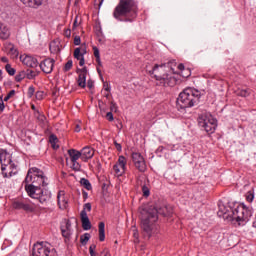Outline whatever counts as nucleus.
I'll use <instances>...</instances> for the list:
<instances>
[{"label": "nucleus", "instance_id": "nucleus-1", "mask_svg": "<svg viewBox=\"0 0 256 256\" xmlns=\"http://www.w3.org/2000/svg\"><path fill=\"white\" fill-rule=\"evenodd\" d=\"M25 192L32 199L39 200L40 204H45L51 200V192L45 188L48 186V178L44 172L36 167L28 169L27 177L24 180Z\"/></svg>", "mask_w": 256, "mask_h": 256}, {"label": "nucleus", "instance_id": "nucleus-2", "mask_svg": "<svg viewBox=\"0 0 256 256\" xmlns=\"http://www.w3.org/2000/svg\"><path fill=\"white\" fill-rule=\"evenodd\" d=\"M162 212L157 207L150 206L149 208H142L140 211L141 229L147 235H152L157 231L158 215Z\"/></svg>", "mask_w": 256, "mask_h": 256}, {"label": "nucleus", "instance_id": "nucleus-3", "mask_svg": "<svg viewBox=\"0 0 256 256\" xmlns=\"http://www.w3.org/2000/svg\"><path fill=\"white\" fill-rule=\"evenodd\" d=\"M137 11L139 9L135 0H119L118 5L114 9L113 17L117 21H123V17H125V21H133L137 17Z\"/></svg>", "mask_w": 256, "mask_h": 256}, {"label": "nucleus", "instance_id": "nucleus-4", "mask_svg": "<svg viewBox=\"0 0 256 256\" xmlns=\"http://www.w3.org/2000/svg\"><path fill=\"white\" fill-rule=\"evenodd\" d=\"M219 212L222 213V215H226V218L229 217V219L237 221L240 226H244L252 217V209L245 206V204L238 205L235 209H232L229 214L225 206L219 205Z\"/></svg>", "mask_w": 256, "mask_h": 256}, {"label": "nucleus", "instance_id": "nucleus-5", "mask_svg": "<svg viewBox=\"0 0 256 256\" xmlns=\"http://www.w3.org/2000/svg\"><path fill=\"white\" fill-rule=\"evenodd\" d=\"M149 73L150 75H153L156 81H159L160 85L163 87H175L177 84L175 77H169L167 71H165V64H156Z\"/></svg>", "mask_w": 256, "mask_h": 256}, {"label": "nucleus", "instance_id": "nucleus-6", "mask_svg": "<svg viewBox=\"0 0 256 256\" xmlns=\"http://www.w3.org/2000/svg\"><path fill=\"white\" fill-rule=\"evenodd\" d=\"M1 171L4 178H10L16 175V166L12 164V159L6 150H0Z\"/></svg>", "mask_w": 256, "mask_h": 256}, {"label": "nucleus", "instance_id": "nucleus-7", "mask_svg": "<svg viewBox=\"0 0 256 256\" xmlns=\"http://www.w3.org/2000/svg\"><path fill=\"white\" fill-rule=\"evenodd\" d=\"M197 123L200 129H203L208 134H213L217 128V120L210 113H202L197 118Z\"/></svg>", "mask_w": 256, "mask_h": 256}, {"label": "nucleus", "instance_id": "nucleus-8", "mask_svg": "<svg viewBox=\"0 0 256 256\" xmlns=\"http://www.w3.org/2000/svg\"><path fill=\"white\" fill-rule=\"evenodd\" d=\"M31 256H57V254L53 245L49 242L42 241L34 244Z\"/></svg>", "mask_w": 256, "mask_h": 256}, {"label": "nucleus", "instance_id": "nucleus-9", "mask_svg": "<svg viewBox=\"0 0 256 256\" xmlns=\"http://www.w3.org/2000/svg\"><path fill=\"white\" fill-rule=\"evenodd\" d=\"M133 166H135L136 170L140 171V173H144L147 171L146 160L143 155L138 152H133L131 155Z\"/></svg>", "mask_w": 256, "mask_h": 256}, {"label": "nucleus", "instance_id": "nucleus-10", "mask_svg": "<svg viewBox=\"0 0 256 256\" xmlns=\"http://www.w3.org/2000/svg\"><path fill=\"white\" fill-rule=\"evenodd\" d=\"M199 98H188V97H179L176 100V105L178 109L184 110L190 107H193L198 104Z\"/></svg>", "mask_w": 256, "mask_h": 256}, {"label": "nucleus", "instance_id": "nucleus-11", "mask_svg": "<svg viewBox=\"0 0 256 256\" xmlns=\"http://www.w3.org/2000/svg\"><path fill=\"white\" fill-rule=\"evenodd\" d=\"M126 165H127L126 157L123 155H120L118 157L117 163L114 165V173L117 177H121L125 175L126 169H127Z\"/></svg>", "mask_w": 256, "mask_h": 256}, {"label": "nucleus", "instance_id": "nucleus-12", "mask_svg": "<svg viewBox=\"0 0 256 256\" xmlns=\"http://www.w3.org/2000/svg\"><path fill=\"white\" fill-rule=\"evenodd\" d=\"M13 208H15L16 210H23L28 213H32L33 211H35V207L25 200H16L15 202H13Z\"/></svg>", "mask_w": 256, "mask_h": 256}, {"label": "nucleus", "instance_id": "nucleus-13", "mask_svg": "<svg viewBox=\"0 0 256 256\" xmlns=\"http://www.w3.org/2000/svg\"><path fill=\"white\" fill-rule=\"evenodd\" d=\"M76 73H78V85L79 87H82V89H85L87 87V73L88 70L86 66H84L82 69H77Z\"/></svg>", "mask_w": 256, "mask_h": 256}, {"label": "nucleus", "instance_id": "nucleus-14", "mask_svg": "<svg viewBox=\"0 0 256 256\" xmlns=\"http://www.w3.org/2000/svg\"><path fill=\"white\" fill-rule=\"evenodd\" d=\"M54 65H55V60L51 58H47L40 63V69L43 71V73L49 74L53 72Z\"/></svg>", "mask_w": 256, "mask_h": 256}, {"label": "nucleus", "instance_id": "nucleus-15", "mask_svg": "<svg viewBox=\"0 0 256 256\" xmlns=\"http://www.w3.org/2000/svg\"><path fill=\"white\" fill-rule=\"evenodd\" d=\"M201 95L203 94H201L199 90L195 88L187 87L182 92H180L178 97H201Z\"/></svg>", "mask_w": 256, "mask_h": 256}, {"label": "nucleus", "instance_id": "nucleus-16", "mask_svg": "<svg viewBox=\"0 0 256 256\" xmlns=\"http://www.w3.org/2000/svg\"><path fill=\"white\" fill-rule=\"evenodd\" d=\"M80 155H82V161L88 162L89 159H92L94 157V149L91 147L86 146L85 148H82V150L78 151Z\"/></svg>", "mask_w": 256, "mask_h": 256}, {"label": "nucleus", "instance_id": "nucleus-17", "mask_svg": "<svg viewBox=\"0 0 256 256\" xmlns=\"http://www.w3.org/2000/svg\"><path fill=\"white\" fill-rule=\"evenodd\" d=\"M57 204L59 205L60 209H62V210L67 209L68 198H67V196H65L64 191H59V193H57Z\"/></svg>", "mask_w": 256, "mask_h": 256}, {"label": "nucleus", "instance_id": "nucleus-18", "mask_svg": "<svg viewBox=\"0 0 256 256\" xmlns=\"http://www.w3.org/2000/svg\"><path fill=\"white\" fill-rule=\"evenodd\" d=\"M60 230L62 231V236L66 239L70 238V236L73 234L70 221H65L64 225L60 227Z\"/></svg>", "mask_w": 256, "mask_h": 256}, {"label": "nucleus", "instance_id": "nucleus-19", "mask_svg": "<svg viewBox=\"0 0 256 256\" xmlns=\"http://www.w3.org/2000/svg\"><path fill=\"white\" fill-rule=\"evenodd\" d=\"M9 37H11L9 27H7V25H5L3 22H0V39L6 41V39H9Z\"/></svg>", "mask_w": 256, "mask_h": 256}, {"label": "nucleus", "instance_id": "nucleus-20", "mask_svg": "<svg viewBox=\"0 0 256 256\" xmlns=\"http://www.w3.org/2000/svg\"><path fill=\"white\" fill-rule=\"evenodd\" d=\"M80 219L82 220L83 230H91V222H89L88 214L85 211L80 212Z\"/></svg>", "mask_w": 256, "mask_h": 256}, {"label": "nucleus", "instance_id": "nucleus-21", "mask_svg": "<svg viewBox=\"0 0 256 256\" xmlns=\"http://www.w3.org/2000/svg\"><path fill=\"white\" fill-rule=\"evenodd\" d=\"M23 63L24 65H26V67H31L32 69L39 65V61H37V58H34L32 56H26L23 59Z\"/></svg>", "mask_w": 256, "mask_h": 256}, {"label": "nucleus", "instance_id": "nucleus-22", "mask_svg": "<svg viewBox=\"0 0 256 256\" xmlns=\"http://www.w3.org/2000/svg\"><path fill=\"white\" fill-rule=\"evenodd\" d=\"M47 0H28L25 2L26 7H30L31 9H39L41 5H43Z\"/></svg>", "mask_w": 256, "mask_h": 256}, {"label": "nucleus", "instance_id": "nucleus-23", "mask_svg": "<svg viewBox=\"0 0 256 256\" xmlns=\"http://www.w3.org/2000/svg\"><path fill=\"white\" fill-rule=\"evenodd\" d=\"M6 49L8 51V55H10L13 59H17L19 57V50L15 48V45L12 43H8L6 45Z\"/></svg>", "mask_w": 256, "mask_h": 256}, {"label": "nucleus", "instance_id": "nucleus-24", "mask_svg": "<svg viewBox=\"0 0 256 256\" xmlns=\"http://www.w3.org/2000/svg\"><path fill=\"white\" fill-rule=\"evenodd\" d=\"M50 53H53L54 55H57V53H61V47H59V41L54 40L50 43L49 46Z\"/></svg>", "mask_w": 256, "mask_h": 256}, {"label": "nucleus", "instance_id": "nucleus-25", "mask_svg": "<svg viewBox=\"0 0 256 256\" xmlns=\"http://www.w3.org/2000/svg\"><path fill=\"white\" fill-rule=\"evenodd\" d=\"M68 155L71 161H78L79 159H82V155L79 153V151L71 149L68 150Z\"/></svg>", "mask_w": 256, "mask_h": 256}, {"label": "nucleus", "instance_id": "nucleus-26", "mask_svg": "<svg viewBox=\"0 0 256 256\" xmlns=\"http://www.w3.org/2000/svg\"><path fill=\"white\" fill-rule=\"evenodd\" d=\"M31 109H33L34 111V117H36L37 121H39L40 123L44 124L45 123V115H42L41 113H39L38 110H36V107L34 104H31Z\"/></svg>", "mask_w": 256, "mask_h": 256}, {"label": "nucleus", "instance_id": "nucleus-27", "mask_svg": "<svg viewBox=\"0 0 256 256\" xmlns=\"http://www.w3.org/2000/svg\"><path fill=\"white\" fill-rule=\"evenodd\" d=\"M98 235H99V240L101 242L105 241V223L104 222H100V224H98Z\"/></svg>", "mask_w": 256, "mask_h": 256}, {"label": "nucleus", "instance_id": "nucleus-28", "mask_svg": "<svg viewBox=\"0 0 256 256\" xmlns=\"http://www.w3.org/2000/svg\"><path fill=\"white\" fill-rule=\"evenodd\" d=\"M89 255L95 256V245L94 244L89 246ZM100 256H111V254L109 253L108 249H104L103 251H101Z\"/></svg>", "mask_w": 256, "mask_h": 256}, {"label": "nucleus", "instance_id": "nucleus-29", "mask_svg": "<svg viewBox=\"0 0 256 256\" xmlns=\"http://www.w3.org/2000/svg\"><path fill=\"white\" fill-rule=\"evenodd\" d=\"M80 184L85 187L86 190H91L93 187L91 186V183L89 182L88 179L82 178L80 179Z\"/></svg>", "mask_w": 256, "mask_h": 256}, {"label": "nucleus", "instance_id": "nucleus-30", "mask_svg": "<svg viewBox=\"0 0 256 256\" xmlns=\"http://www.w3.org/2000/svg\"><path fill=\"white\" fill-rule=\"evenodd\" d=\"M50 144L53 149H59V145H57V137L56 135H50Z\"/></svg>", "mask_w": 256, "mask_h": 256}, {"label": "nucleus", "instance_id": "nucleus-31", "mask_svg": "<svg viewBox=\"0 0 256 256\" xmlns=\"http://www.w3.org/2000/svg\"><path fill=\"white\" fill-rule=\"evenodd\" d=\"M39 75V72L33 71V70H27L26 71V77L27 79H35Z\"/></svg>", "mask_w": 256, "mask_h": 256}, {"label": "nucleus", "instance_id": "nucleus-32", "mask_svg": "<svg viewBox=\"0 0 256 256\" xmlns=\"http://www.w3.org/2000/svg\"><path fill=\"white\" fill-rule=\"evenodd\" d=\"M25 77H27V72L21 71L16 75L15 80L17 81V83H20V81H23V79H25Z\"/></svg>", "mask_w": 256, "mask_h": 256}, {"label": "nucleus", "instance_id": "nucleus-33", "mask_svg": "<svg viewBox=\"0 0 256 256\" xmlns=\"http://www.w3.org/2000/svg\"><path fill=\"white\" fill-rule=\"evenodd\" d=\"M249 95H251V90L249 89L239 90L237 93L238 97H249Z\"/></svg>", "mask_w": 256, "mask_h": 256}, {"label": "nucleus", "instance_id": "nucleus-34", "mask_svg": "<svg viewBox=\"0 0 256 256\" xmlns=\"http://www.w3.org/2000/svg\"><path fill=\"white\" fill-rule=\"evenodd\" d=\"M5 70L7 71L8 75H11V76L15 75V73L17 72V71L15 70V68H13V67L11 66V64H6Z\"/></svg>", "mask_w": 256, "mask_h": 256}, {"label": "nucleus", "instance_id": "nucleus-35", "mask_svg": "<svg viewBox=\"0 0 256 256\" xmlns=\"http://www.w3.org/2000/svg\"><path fill=\"white\" fill-rule=\"evenodd\" d=\"M90 238L91 236L88 233L83 234V236L80 237V242L82 243V245H86Z\"/></svg>", "mask_w": 256, "mask_h": 256}, {"label": "nucleus", "instance_id": "nucleus-36", "mask_svg": "<svg viewBox=\"0 0 256 256\" xmlns=\"http://www.w3.org/2000/svg\"><path fill=\"white\" fill-rule=\"evenodd\" d=\"M81 57H84L81 53V48H76L74 50V58L77 59V61L81 60Z\"/></svg>", "mask_w": 256, "mask_h": 256}, {"label": "nucleus", "instance_id": "nucleus-37", "mask_svg": "<svg viewBox=\"0 0 256 256\" xmlns=\"http://www.w3.org/2000/svg\"><path fill=\"white\" fill-rule=\"evenodd\" d=\"M72 68H73V60H68L63 70L65 71V73H67V71H71Z\"/></svg>", "mask_w": 256, "mask_h": 256}, {"label": "nucleus", "instance_id": "nucleus-38", "mask_svg": "<svg viewBox=\"0 0 256 256\" xmlns=\"http://www.w3.org/2000/svg\"><path fill=\"white\" fill-rule=\"evenodd\" d=\"M71 163H72L71 169L73 171H80L81 166H80L79 162L71 161Z\"/></svg>", "mask_w": 256, "mask_h": 256}, {"label": "nucleus", "instance_id": "nucleus-39", "mask_svg": "<svg viewBox=\"0 0 256 256\" xmlns=\"http://www.w3.org/2000/svg\"><path fill=\"white\" fill-rule=\"evenodd\" d=\"M9 99H10L9 97H5L4 100H3V98H0V111H1V112H3V111H4V108H5L4 102L9 101Z\"/></svg>", "mask_w": 256, "mask_h": 256}, {"label": "nucleus", "instance_id": "nucleus-40", "mask_svg": "<svg viewBox=\"0 0 256 256\" xmlns=\"http://www.w3.org/2000/svg\"><path fill=\"white\" fill-rule=\"evenodd\" d=\"M246 200H248L249 203H252V201H254V192L249 191L248 194H246Z\"/></svg>", "mask_w": 256, "mask_h": 256}, {"label": "nucleus", "instance_id": "nucleus-41", "mask_svg": "<svg viewBox=\"0 0 256 256\" xmlns=\"http://www.w3.org/2000/svg\"><path fill=\"white\" fill-rule=\"evenodd\" d=\"M93 51H94V57L95 59H101V54L99 52V48H97V46L93 47Z\"/></svg>", "mask_w": 256, "mask_h": 256}, {"label": "nucleus", "instance_id": "nucleus-42", "mask_svg": "<svg viewBox=\"0 0 256 256\" xmlns=\"http://www.w3.org/2000/svg\"><path fill=\"white\" fill-rule=\"evenodd\" d=\"M142 194L144 195V197H149L150 190L147 186H142Z\"/></svg>", "mask_w": 256, "mask_h": 256}, {"label": "nucleus", "instance_id": "nucleus-43", "mask_svg": "<svg viewBox=\"0 0 256 256\" xmlns=\"http://www.w3.org/2000/svg\"><path fill=\"white\" fill-rule=\"evenodd\" d=\"M27 95H28V97H33V95H35V87L30 86L28 88Z\"/></svg>", "mask_w": 256, "mask_h": 256}, {"label": "nucleus", "instance_id": "nucleus-44", "mask_svg": "<svg viewBox=\"0 0 256 256\" xmlns=\"http://www.w3.org/2000/svg\"><path fill=\"white\" fill-rule=\"evenodd\" d=\"M110 111L114 112V113H117L118 111V106L116 103L114 102H110Z\"/></svg>", "mask_w": 256, "mask_h": 256}, {"label": "nucleus", "instance_id": "nucleus-45", "mask_svg": "<svg viewBox=\"0 0 256 256\" xmlns=\"http://www.w3.org/2000/svg\"><path fill=\"white\" fill-rule=\"evenodd\" d=\"M91 209H92L91 203H85L82 211H85V213H86V211L90 212Z\"/></svg>", "mask_w": 256, "mask_h": 256}, {"label": "nucleus", "instance_id": "nucleus-46", "mask_svg": "<svg viewBox=\"0 0 256 256\" xmlns=\"http://www.w3.org/2000/svg\"><path fill=\"white\" fill-rule=\"evenodd\" d=\"M106 119H108L109 122L114 121V115L112 114V112L106 113Z\"/></svg>", "mask_w": 256, "mask_h": 256}, {"label": "nucleus", "instance_id": "nucleus-47", "mask_svg": "<svg viewBox=\"0 0 256 256\" xmlns=\"http://www.w3.org/2000/svg\"><path fill=\"white\" fill-rule=\"evenodd\" d=\"M74 45H81V37L80 36L74 37Z\"/></svg>", "mask_w": 256, "mask_h": 256}, {"label": "nucleus", "instance_id": "nucleus-48", "mask_svg": "<svg viewBox=\"0 0 256 256\" xmlns=\"http://www.w3.org/2000/svg\"><path fill=\"white\" fill-rule=\"evenodd\" d=\"M35 97H45V92L38 90L35 92Z\"/></svg>", "mask_w": 256, "mask_h": 256}, {"label": "nucleus", "instance_id": "nucleus-49", "mask_svg": "<svg viewBox=\"0 0 256 256\" xmlns=\"http://www.w3.org/2000/svg\"><path fill=\"white\" fill-rule=\"evenodd\" d=\"M94 84H95V82L93 80H91V79H89L87 81V87L90 88V89H93V87H95Z\"/></svg>", "mask_w": 256, "mask_h": 256}, {"label": "nucleus", "instance_id": "nucleus-50", "mask_svg": "<svg viewBox=\"0 0 256 256\" xmlns=\"http://www.w3.org/2000/svg\"><path fill=\"white\" fill-rule=\"evenodd\" d=\"M64 37H67L69 39V37H71V29H66L64 31Z\"/></svg>", "mask_w": 256, "mask_h": 256}, {"label": "nucleus", "instance_id": "nucleus-51", "mask_svg": "<svg viewBox=\"0 0 256 256\" xmlns=\"http://www.w3.org/2000/svg\"><path fill=\"white\" fill-rule=\"evenodd\" d=\"M114 146H115V149H117V151L121 152V144L117 143V141H114Z\"/></svg>", "mask_w": 256, "mask_h": 256}, {"label": "nucleus", "instance_id": "nucleus-52", "mask_svg": "<svg viewBox=\"0 0 256 256\" xmlns=\"http://www.w3.org/2000/svg\"><path fill=\"white\" fill-rule=\"evenodd\" d=\"M14 95H15V90H10V91L7 93L6 97H13Z\"/></svg>", "mask_w": 256, "mask_h": 256}, {"label": "nucleus", "instance_id": "nucleus-53", "mask_svg": "<svg viewBox=\"0 0 256 256\" xmlns=\"http://www.w3.org/2000/svg\"><path fill=\"white\" fill-rule=\"evenodd\" d=\"M79 61L80 67H83V65H85V57H81Z\"/></svg>", "mask_w": 256, "mask_h": 256}, {"label": "nucleus", "instance_id": "nucleus-54", "mask_svg": "<svg viewBox=\"0 0 256 256\" xmlns=\"http://www.w3.org/2000/svg\"><path fill=\"white\" fill-rule=\"evenodd\" d=\"M97 73H98L101 81H103V74L101 73V69L99 67H97Z\"/></svg>", "mask_w": 256, "mask_h": 256}, {"label": "nucleus", "instance_id": "nucleus-55", "mask_svg": "<svg viewBox=\"0 0 256 256\" xmlns=\"http://www.w3.org/2000/svg\"><path fill=\"white\" fill-rule=\"evenodd\" d=\"M104 90L107 92L111 91V87H109V84L104 83Z\"/></svg>", "mask_w": 256, "mask_h": 256}, {"label": "nucleus", "instance_id": "nucleus-56", "mask_svg": "<svg viewBox=\"0 0 256 256\" xmlns=\"http://www.w3.org/2000/svg\"><path fill=\"white\" fill-rule=\"evenodd\" d=\"M133 237H135L136 239H138V231L136 228H133Z\"/></svg>", "mask_w": 256, "mask_h": 256}, {"label": "nucleus", "instance_id": "nucleus-57", "mask_svg": "<svg viewBox=\"0 0 256 256\" xmlns=\"http://www.w3.org/2000/svg\"><path fill=\"white\" fill-rule=\"evenodd\" d=\"M98 67H103V63L101 62V58L96 59Z\"/></svg>", "mask_w": 256, "mask_h": 256}, {"label": "nucleus", "instance_id": "nucleus-58", "mask_svg": "<svg viewBox=\"0 0 256 256\" xmlns=\"http://www.w3.org/2000/svg\"><path fill=\"white\" fill-rule=\"evenodd\" d=\"M178 69H179L180 71H184V70H185V65L179 64V65H178Z\"/></svg>", "mask_w": 256, "mask_h": 256}, {"label": "nucleus", "instance_id": "nucleus-59", "mask_svg": "<svg viewBox=\"0 0 256 256\" xmlns=\"http://www.w3.org/2000/svg\"><path fill=\"white\" fill-rule=\"evenodd\" d=\"M1 62H2V63H8V62H9V59H7V57H2V58H1Z\"/></svg>", "mask_w": 256, "mask_h": 256}, {"label": "nucleus", "instance_id": "nucleus-60", "mask_svg": "<svg viewBox=\"0 0 256 256\" xmlns=\"http://www.w3.org/2000/svg\"><path fill=\"white\" fill-rule=\"evenodd\" d=\"M252 227L255 228V230H256V216L254 218V222H252Z\"/></svg>", "mask_w": 256, "mask_h": 256}, {"label": "nucleus", "instance_id": "nucleus-61", "mask_svg": "<svg viewBox=\"0 0 256 256\" xmlns=\"http://www.w3.org/2000/svg\"><path fill=\"white\" fill-rule=\"evenodd\" d=\"M75 131H76V133H79V132H80V126H79V125H76Z\"/></svg>", "mask_w": 256, "mask_h": 256}, {"label": "nucleus", "instance_id": "nucleus-62", "mask_svg": "<svg viewBox=\"0 0 256 256\" xmlns=\"http://www.w3.org/2000/svg\"><path fill=\"white\" fill-rule=\"evenodd\" d=\"M73 27H77V19H75V21L73 23Z\"/></svg>", "mask_w": 256, "mask_h": 256}, {"label": "nucleus", "instance_id": "nucleus-63", "mask_svg": "<svg viewBox=\"0 0 256 256\" xmlns=\"http://www.w3.org/2000/svg\"><path fill=\"white\" fill-rule=\"evenodd\" d=\"M3 77V71L0 69V79Z\"/></svg>", "mask_w": 256, "mask_h": 256}, {"label": "nucleus", "instance_id": "nucleus-64", "mask_svg": "<svg viewBox=\"0 0 256 256\" xmlns=\"http://www.w3.org/2000/svg\"><path fill=\"white\" fill-rule=\"evenodd\" d=\"M20 1L23 3V5H25V3H27L28 0H20Z\"/></svg>", "mask_w": 256, "mask_h": 256}]
</instances>
